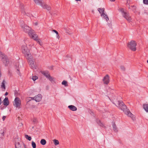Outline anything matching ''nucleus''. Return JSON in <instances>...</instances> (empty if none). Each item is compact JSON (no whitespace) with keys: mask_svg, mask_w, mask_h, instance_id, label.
<instances>
[{"mask_svg":"<svg viewBox=\"0 0 148 148\" xmlns=\"http://www.w3.org/2000/svg\"><path fill=\"white\" fill-rule=\"evenodd\" d=\"M119 109L125 112V114L128 116L130 117L133 120L135 119L134 115L130 111L127 109V107L121 101H119Z\"/></svg>","mask_w":148,"mask_h":148,"instance_id":"f257e3e1","label":"nucleus"},{"mask_svg":"<svg viewBox=\"0 0 148 148\" xmlns=\"http://www.w3.org/2000/svg\"><path fill=\"white\" fill-rule=\"evenodd\" d=\"M21 50L25 57L28 59L32 58V57L29 49L27 47L26 45H23L21 47Z\"/></svg>","mask_w":148,"mask_h":148,"instance_id":"f03ea898","label":"nucleus"},{"mask_svg":"<svg viewBox=\"0 0 148 148\" xmlns=\"http://www.w3.org/2000/svg\"><path fill=\"white\" fill-rule=\"evenodd\" d=\"M21 102L20 98L18 97H15L13 102V105L16 109H19L21 105Z\"/></svg>","mask_w":148,"mask_h":148,"instance_id":"7ed1b4c3","label":"nucleus"},{"mask_svg":"<svg viewBox=\"0 0 148 148\" xmlns=\"http://www.w3.org/2000/svg\"><path fill=\"white\" fill-rule=\"evenodd\" d=\"M33 1L36 4L40 5L43 8L46 9L48 10L50 9V7L46 4H43L42 0H33Z\"/></svg>","mask_w":148,"mask_h":148,"instance_id":"20e7f679","label":"nucleus"},{"mask_svg":"<svg viewBox=\"0 0 148 148\" xmlns=\"http://www.w3.org/2000/svg\"><path fill=\"white\" fill-rule=\"evenodd\" d=\"M121 12V14L128 21L130 22L131 21V18L129 16L128 14L124 11L123 8H121L119 10Z\"/></svg>","mask_w":148,"mask_h":148,"instance_id":"39448f33","label":"nucleus"},{"mask_svg":"<svg viewBox=\"0 0 148 148\" xmlns=\"http://www.w3.org/2000/svg\"><path fill=\"white\" fill-rule=\"evenodd\" d=\"M136 44L134 40H132L128 43L127 47L132 50L134 51L136 50Z\"/></svg>","mask_w":148,"mask_h":148,"instance_id":"423d86ee","label":"nucleus"},{"mask_svg":"<svg viewBox=\"0 0 148 148\" xmlns=\"http://www.w3.org/2000/svg\"><path fill=\"white\" fill-rule=\"evenodd\" d=\"M28 34L29 36L32 38L34 40L38 42L39 43V44L41 45V43L40 42V40L39 39H37L38 36L37 34H35L33 32V31L32 30L31 31H30L29 32Z\"/></svg>","mask_w":148,"mask_h":148,"instance_id":"0eeeda50","label":"nucleus"},{"mask_svg":"<svg viewBox=\"0 0 148 148\" xmlns=\"http://www.w3.org/2000/svg\"><path fill=\"white\" fill-rule=\"evenodd\" d=\"M104 8H99L98 9V10L101 14V16H103V18L107 21L109 20V18L106 14L104 13Z\"/></svg>","mask_w":148,"mask_h":148,"instance_id":"6e6552de","label":"nucleus"},{"mask_svg":"<svg viewBox=\"0 0 148 148\" xmlns=\"http://www.w3.org/2000/svg\"><path fill=\"white\" fill-rule=\"evenodd\" d=\"M42 98L41 95L39 94L34 97H29L27 98V99L29 101L31 100L30 99H31L33 100L34 99L36 102H39L41 100Z\"/></svg>","mask_w":148,"mask_h":148,"instance_id":"1a4fd4ad","label":"nucleus"},{"mask_svg":"<svg viewBox=\"0 0 148 148\" xmlns=\"http://www.w3.org/2000/svg\"><path fill=\"white\" fill-rule=\"evenodd\" d=\"M21 27L23 29V31L26 33H28L30 31H32L30 30L29 27L25 24H22L21 25Z\"/></svg>","mask_w":148,"mask_h":148,"instance_id":"9d476101","label":"nucleus"},{"mask_svg":"<svg viewBox=\"0 0 148 148\" xmlns=\"http://www.w3.org/2000/svg\"><path fill=\"white\" fill-rule=\"evenodd\" d=\"M29 60L30 65L32 69H36V63L32 60V59L28 60Z\"/></svg>","mask_w":148,"mask_h":148,"instance_id":"9b49d317","label":"nucleus"},{"mask_svg":"<svg viewBox=\"0 0 148 148\" xmlns=\"http://www.w3.org/2000/svg\"><path fill=\"white\" fill-rule=\"evenodd\" d=\"M16 148H26L25 144L23 143L20 144L19 142H18L15 144Z\"/></svg>","mask_w":148,"mask_h":148,"instance_id":"f8f14e48","label":"nucleus"},{"mask_svg":"<svg viewBox=\"0 0 148 148\" xmlns=\"http://www.w3.org/2000/svg\"><path fill=\"white\" fill-rule=\"evenodd\" d=\"M110 80L109 76L108 75H106L103 78V81L104 84H108Z\"/></svg>","mask_w":148,"mask_h":148,"instance_id":"ddd939ff","label":"nucleus"},{"mask_svg":"<svg viewBox=\"0 0 148 148\" xmlns=\"http://www.w3.org/2000/svg\"><path fill=\"white\" fill-rule=\"evenodd\" d=\"M9 103V102L8 97H6L3 101V105L5 106H7Z\"/></svg>","mask_w":148,"mask_h":148,"instance_id":"4468645a","label":"nucleus"},{"mask_svg":"<svg viewBox=\"0 0 148 148\" xmlns=\"http://www.w3.org/2000/svg\"><path fill=\"white\" fill-rule=\"evenodd\" d=\"M40 72L42 74L45 76L47 78L50 75L49 71H41Z\"/></svg>","mask_w":148,"mask_h":148,"instance_id":"2eb2a0df","label":"nucleus"},{"mask_svg":"<svg viewBox=\"0 0 148 148\" xmlns=\"http://www.w3.org/2000/svg\"><path fill=\"white\" fill-rule=\"evenodd\" d=\"M0 56L2 58V60L3 62H7V59L6 56L3 54L2 52H0Z\"/></svg>","mask_w":148,"mask_h":148,"instance_id":"dca6fc26","label":"nucleus"},{"mask_svg":"<svg viewBox=\"0 0 148 148\" xmlns=\"http://www.w3.org/2000/svg\"><path fill=\"white\" fill-rule=\"evenodd\" d=\"M68 108L70 110L73 111H75L77 110V108L73 105L69 106Z\"/></svg>","mask_w":148,"mask_h":148,"instance_id":"f3484780","label":"nucleus"},{"mask_svg":"<svg viewBox=\"0 0 148 148\" xmlns=\"http://www.w3.org/2000/svg\"><path fill=\"white\" fill-rule=\"evenodd\" d=\"M5 80H3L1 85V87L2 88V90L4 91L5 89Z\"/></svg>","mask_w":148,"mask_h":148,"instance_id":"a211bd4d","label":"nucleus"},{"mask_svg":"<svg viewBox=\"0 0 148 148\" xmlns=\"http://www.w3.org/2000/svg\"><path fill=\"white\" fill-rule=\"evenodd\" d=\"M143 108L144 110L148 112V104H145L143 105Z\"/></svg>","mask_w":148,"mask_h":148,"instance_id":"6ab92c4d","label":"nucleus"},{"mask_svg":"<svg viewBox=\"0 0 148 148\" xmlns=\"http://www.w3.org/2000/svg\"><path fill=\"white\" fill-rule=\"evenodd\" d=\"M51 82L53 83L55 82V79L54 78L51 77L50 75L47 78Z\"/></svg>","mask_w":148,"mask_h":148,"instance_id":"aec40b11","label":"nucleus"},{"mask_svg":"<svg viewBox=\"0 0 148 148\" xmlns=\"http://www.w3.org/2000/svg\"><path fill=\"white\" fill-rule=\"evenodd\" d=\"M112 127L113 128V130L115 132H117V130L116 127V126L115 123H112Z\"/></svg>","mask_w":148,"mask_h":148,"instance_id":"412c9836","label":"nucleus"},{"mask_svg":"<svg viewBox=\"0 0 148 148\" xmlns=\"http://www.w3.org/2000/svg\"><path fill=\"white\" fill-rule=\"evenodd\" d=\"M40 143L42 145H44L46 144V142L45 139H42L40 141Z\"/></svg>","mask_w":148,"mask_h":148,"instance_id":"4be33fe9","label":"nucleus"},{"mask_svg":"<svg viewBox=\"0 0 148 148\" xmlns=\"http://www.w3.org/2000/svg\"><path fill=\"white\" fill-rule=\"evenodd\" d=\"M53 142L55 145H57L59 144V142L58 140L55 139L53 140Z\"/></svg>","mask_w":148,"mask_h":148,"instance_id":"5701e85b","label":"nucleus"},{"mask_svg":"<svg viewBox=\"0 0 148 148\" xmlns=\"http://www.w3.org/2000/svg\"><path fill=\"white\" fill-rule=\"evenodd\" d=\"M25 137L29 141H30L32 139L31 137L27 135H26L25 136Z\"/></svg>","mask_w":148,"mask_h":148,"instance_id":"b1692460","label":"nucleus"},{"mask_svg":"<svg viewBox=\"0 0 148 148\" xmlns=\"http://www.w3.org/2000/svg\"><path fill=\"white\" fill-rule=\"evenodd\" d=\"M62 84L63 85H64L65 86H67V82L66 81L64 80L62 81Z\"/></svg>","mask_w":148,"mask_h":148,"instance_id":"393cba45","label":"nucleus"},{"mask_svg":"<svg viewBox=\"0 0 148 148\" xmlns=\"http://www.w3.org/2000/svg\"><path fill=\"white\" fill-rule=\"evenodd\" d=\"M32 145L33 148H36V144L34 141H32Z\"/></svg>","mask_w":148,"mask_h":148,"instance_id":"a878e982","label":"nucleus"},{"mask_svg":"<svg viewBox=\"0 0 148 148\" xmlns=\"http://www.w3.org/2000/svg\"><path fill=\"white\" fill-rule=\"evenodd\" d=\"M38 77L36 76H33L32 79L34 81H35L36 79H38Z\"/></svg>","mask_w":148,"mask_h":148,"instance_id":"bb28decb","label":"nucleus"},{"mask_svg":"<svg viewBox=\"0 0 148 148\" xmlns=\"http://www.w3.org/2000/svg\"><path fill=\"white\" fill-rule=\"evenodd\" d=\"M97 123H98V124L100 126H103V124L102 123H101L100 121H97Z\"/></svg>","mask_w":148,"mask_h":148,"instance_id":"cd10ccee","label":"nucleus"},{"mask_svg":"<svg viewBox=\"0 0 148 148\" xmlns=\"http://www.w3.org/2000/svg\"><path fill=\"white\" fill-rule=\"evenodd\" d=\"M143 3L146 4H148V0H143Z\"/></svg>","mask_w":148,"mask_h":148,"instance_id":"c85d7f7f","label":"nucleus"},{"mask_svg":"<svg viewBox=\"0 0 148 148\" xmlns=\"http://www.w3.org/2000/svg\"><path fill=\"white\" fill-rule=\"evenodd\" d=\"M121 69V70H125V68L123 66H121L120 67Z\"/></svg>","mask_w":148,"mask_h":148,"instance_id":"c756f323","label":"nucleus"},{"mask_svg":"<svg viewBox=\"0 0 148 148\" xmlns=\"http://www.w3.org/2000/svg\"><path fill=\"white\" fill-rule=\"evenodd\" d=\"M33 122L34 123H36L37 122V119L36 118H34L33 120Z\"/></svg>","mask_w":148,"mask_h":148,"instance_id":"7c9ffc66","label":"nucleus"},{"mask_svg":"<svg viewBox=\"0 0 148 148\" xmlns=\"http://www.w3.org/2000/svg\"><path fill=\"white\" fill-rule=\"evenodd\" d=\"M6 118V116H3L2 117V119L3 121H4Z\"/></svg>","mask_w":148,"mask_h":148,"instance_id":"2f4dec72","label":"nucleus"},{"mask_svg":"<svg viewBox=\"0 0 148 148\" xmlns=\"http://www.w3.org/2000/svg\"><path fill=\"white\" fill-rule=\"evenodd\" d=\"M56 37L57 38H58V39H59V38H60V36H59V34H58V35H56Z\"/></svg>","mask_w":148,"mask_h":148,"instance_id":"473e14b6","label":"nucleus"},{"mask_svg":"<svg viewBox=\"0 0 148 148\" xmlns=\"http://www.w3.org/2000/svg\"><path fill=\"white\" fill-rule=\"evenodd\" d=\"M1 98L0 97V105H1Z\"/></svg>","mask_w":148,"mask_h":148,"instance_id":"72a5a7b5","label":"nucleus"},{"mask_svg":"<svg viewBox=\"0 0 148 148\" xmlns=\"http://www.w3.org/2000/svg\"><path fill=\"white\" fill-rule=\"evenodd\" d=\"M52 31H53V32H55V33H56V32H57V31H56V30H52Z\"/></svg>","mask_w":148,"mask_h":148,"instance_id":"f704fd0d","label":"nucleus"},{"mask_svg":"<svg viewBox=\"0 0 148 148\" xmlns=\"http://www.w3.org/2000/svg\"><path fill=\"white\" fill-rule=\"evenodd\" d=\"M8 92H6L5 93V96H6V95H8Z\"/></svg>","mask_w":148,"mask_h":148,"instance_id":"c9c22d12","label":"nucleus"},{"mask_svg":"<svg viewBox=\"0 0 148 148\" xmlns=\"http://www.w3.org/2000/svg\"><path fill=\"white\" fill-rule=\"evenodd\" d=\"M115 0H110V1L111 2H114L115 1Z\"/></svg>","mask_w":148,"mask_h":148,"instance_id":"e433bc0d","label":"nucleus"},{"mask_svg":"<svg viewBox=\"0 0 148 148\" xmlns=\"http://www.w3.org/2000/svg\"><path fill=\"white\" fill-rule=\"evenodd\" d=\"M21 12L22 13H23V9H22L21 10Z\"/></svg>","mask_w":148,"mask_h":148,"instance_id":"4c0bfd02","label":"nucleus"},{"mask_svg":"<svg viewBox=\"0 0 148 148\" xmlns=\"http://www.w3.org/2000/svg\"><path fill=\"white\" fill-rule=\"evenodd\" d=\"M129 1H128V0H127V3L126 4H127L128 3V4H129L128 3H129Z\"/></svg>","mask_w":148,"mask_h":148,"instance_id":"58836bf2","label":"nucleus"},{"mask_svg":"<svg viewBox=\"0 0 148 148\" xmlns=\"http://www.w3.org/2000/svg\"><path fill=\"white\" fill-rule=\"evenodd\" d=\"M55 33H56V35H58V32L57 31V32H56Z\"/></svg>","mask_w":148,"mask_h":148,"instance_id":"ea45409f","label":"nucleus"},{"mask_svg":"<svg viewBox=\"0 0 148 148\" xmlns=\"http://www.w3.org/2000/svg\"><path fill=\"white\" fill-rule=\"evenodd\" d=\"M17 71H18V72H17V73H18V72L19 71V70L18 69H17Z\"/></svg>","mask_w":148,"mask_h":148,"instance_id":"a19ab883","label":"nucleus"},{"mask_svg":"<svg viewBox=\"0 0 148 148\" xmlns=\"http://www.w3.org/2000/svg\"><path fill=\"white\" fill-rule=\"evenodd\" d=\"M35 25H37V23H35Z\"/></svg>","mask_w":148,"mask_h":148,"instance_id":"79ce46f5","label":"nucleus"},{"mask_svg":"<svg viewBox=\"0 0 148 148\" xmlns=\"http://www.w3.org/2000/svg\"><path fill=\"white\" fill-rule=\"evenodd\" d=\"M75 0L77 1H80L81 0Z\"/></svg>","mask_w":148,"mask_h":148,"instance_id":"37998d69","label":"nucleus"},{"mask_svg":"<svg viewBox=\"0 0 148 148\" xmlns=\"http://www.w3.org/2000/svg\"><path fill=\"white\" fill-rule=\"evenodd\" d=\"M147 62L148 63V60L147 61Z\"/></svg>","mask_w":148,"mask_h":148,"instance_id":"c03bdc74","label":"nucleus"}]
</instances>
